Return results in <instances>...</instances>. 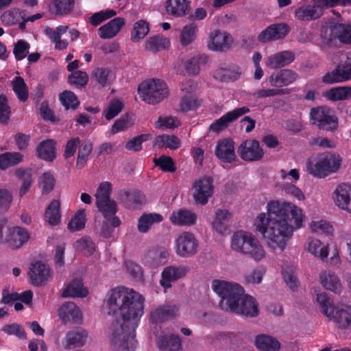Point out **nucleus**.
<instances>
[{"mask_svg":"<svg viewBox=\"0 0 351 351\" xmlns=\"http://www.w3.org/2000/svg\"><path fill=\"white\" fill-rule=\"evenodd\" d=\"M11 110L8 105L7 97L0 95V122L3 124H7L10 119Z\"/></svg>","mask_w":351,"mask_h":351,"instance_id":"63","label":"nucleus"},{"mask_svg":"<svg viewBox=\"0 0 351 351\" xmlns=\"http://www.w3.org/2000/svg\"><path fill=\"white\" fill-rule=\"evenodd\" d=\"M140 98L149 104L155 105L168 95L167 84L161 80L152 79L141 83L138 88Z\"/></svg>","mask_w":351,"mask_h":351,"instance_id":"6","label":"nucleus"},{"mask_svg":"<svg viewBox=\"0 0 351 351\" xmlns=\"http://www.w3.org/2000/svg\"><path fill=\"white\" fill-rule=\"evenodd\" d=\"M110 70L107 68H97L95 69L92 73V77L99 84L101 87H106L108 85V77Z\"/></svg>","mask_w":351,"mask_h":351,"instance_id":"57","label":"nucleus"},{"mask_svg":"<svg viewBox=\"0 0 351 351\" xmlns=\"http://www.w3.org/2000/svg\"><path fill=\"white\" fill-rule=\"evenodd\" d=\"M87 337L88 333L84 329L77 328L67 332L62 339V345L66 350L80 348L86 343Z\"/></svg>","mask_w":351,"mask_h":351,"instance_id":"21","label":"nucleus"},{"mask_svg":"<svg viewBox=\"0 0 351 351\" xmlns=\"http://www.w3.org/2000/svg\"><path fill=\"white\" fill-rule=\"evenodd\" d=\"M189 271L188 266L180 265L166 267L161 274L160 285L165 289L171 287V283L184 277Z\"/></svg>","mask_w":351,"mask_h":351,"instance_id":"15","label":"nucleus"},{"mask_svg":"<svg viewBox=\"0 0 351 351\" xmlns=\"http://www.w3.org/2000/svg\"><path fill=\"white\" fill-rule=\"evenodd\" d=\"M351 80V62L339 64L334 70L324 75L322 82L325 84H335Z\"/></svg>","mask_w":351,"mask_h":351,"instance_id":"18","label":"nucleus"},{"mask_svg":"<svg viewBox=\"0 0 351 351\" xmlns=\"http://www.w3.org/2000/svg\"><path fill=\"white\" fill-rule=\"evenodd\" d=\"M238 154L245 161H258L263 158L264 151L256 140H246L238 147Z\"/></svg>","mask_w":351,"mask_h":351,"instance_id":"11","label":"nucleus"},{"mask_svg":"<svg viewBox=\"0 0 351 351\" xmlns=\"http://www.w3.org/2000/svg\"><path fill=\"white\" fill-rule=\"evenodd\" d=\"M308 251L316 257H319L324 260L328 257V249L322 243L316 239L310 240L308 245Z\"/></svg>","mask_w":351,"mask_h":351,"instance_id":"47","label":"nucleus"},{"mask_svg":"<svg viewBox=\"0 0 351 351\" xmlns=\"http://www.w3.org/2000/svg\"><path fill=\"white\" fill-rule=\"evenodd\" d=\"M149 134H141L132 138L125 144V149L129 151L139 152L142 149V144L143 142L149 140Z\"/></svg>","mask_w":351,"mask_h":351,"instance_id":"60","label":"nucleus"},{"mask_svg":"<svg viewBox=\"0 0 351 351\" xmlns=\"http://www.w3.org/2000/svg\"><path fill=\"white\" fill-rule=\"evenodd\" d=\"M312 5H304L295 10V17L301 21H311L320 18L322 11L317 7L315 0L312 1Z\"/></svg>","mask_w":351,"mask_h":351,"instance_id":"26","label":"nucleus"},{"mask_svg":"<svg viewBox=\"0 0 351 351\" xmlns=\"http://www.w3.org/2000/svg\"><path fill=\"white\" fill-rule=\"evenodd\" d=\"M320 280L323 287L335 293H340L341 284L339 278L331 271H324L320 274Z\"/></svg>","mask_w":351,"mask_h":351,"instance_id":"32","label":"nucleus"},{"mask_svg":"<svg viewBox=\"0 0 351 351\" xmlns=\"http://www.w3.org/2000/svg\"><path fill=\"white\" fill-rule=\"evenodd\" d=\"M75 248L78 251H86V254L90 256L95 250V244L90 238H81L76 241Z\"/></svg>","mask_w":351,"mask_h":351,"instance_id":"64","label":"nucleus"},{"mask_svg":"<svg viewBox=\"0 0 351 351\" xmlns=\"http://www.w3.org/2000/svg\"><path fill=\"white\" fill-rule=\"evenodd\" d=\"M234 145L231 138L219 141L215 151L216 156L223 162L231 163L236 158Z\"/></svg>","mask_w":351,"mask_h":351,"instance_id":"24","label":"nucleus"},{"mask_svg":"<svg viewBox=\"0 0 351 351\" xmlns=\"http://www.w3.org/2000/svg\"><path fill=\"white\" fill-rule=\"evenodd\" d=\"M170 40L162 35H156L149 38L145 43V49L152 52H157L169 48Z\"/></svg>","mask_w":351,"mask_h":351,"instance_id":"37","label":"nucleus"},{"mask_svg":"<svg viewBox=\"0 0 351 351\" xmlns=\"http://www.w3.org/2000/svg\"><path fill=\"white\" fill-rule=\"evenodd\" d=\"M163 217L158 213L143 214L138 220V230L141 233H146L154 223H160Z\"/></svg>","mask_w":351,"mask_h":351,"instance_id":"36","label":"nucleus"},{"mask_svg":"<svg viewBox=\"0 0 351 351\" xmlns=\"http://www.w3.org/2000/svg\"><path fill=\"white\" fill-rule=\"evenodd\" d=\"M12 86L20 101L25 102L28 99V88L22 77L16 76L12 81Z\"/></svg>","mask_w":351,"mask_h":351,"instance_id":"42","label":"nucleus"},{"mask_svg":"<svg viewBox=\"0 0 351 351\" xmlns=\"http://www.w3.org/2000/svg\"><path fill=\"white\" fill-rule=\"evenodd\" d=\"M213 180L210 177H204L196 181L193 184L195 191L193 197L196 203L201 205H205L208 202V199L212 197L214 191L213 185Z\"/></svg>","mask_w":351,"mask_h":351,"instance_id":"12","label":"nucleus"},{"mask_svg":"<svg viewBox=\"0 0 351 351\" xmlns=\"http://www.w3.org/2000/svg\"><path fill=\"white\" fill-rule=\"evenodd\" d=\"M341 159L339 155L330 152L321 154L316 162L308 161L306 163V171L309 174L317 178H325L331 173L339 170Z\"/></svg>","mask_w":351,"mask_h":351,"instance_id":"5","label":"nucleus"},{"mask_svg":"<svg viewBox=\"0 0 351 351\" xmlns=\"http://www.w3.org/2000/svg\"><path fill=\"white\" fill-rule=\"evenodd\" d=\"M199 106V101L193 95H185L180 101V108L182 112L195 110Z\"/></svg>","mask_w":351,"mask_h":351,"instance_id":"61","label":"nucleus"},{"mask_svg":"<svg viewBox=\"0 0 351 351\" xmlns=\"http://www.w3.org/2000/svg\"><path fill=\"white\" fill-rule=\"evenodd\" d=\"M157 345L161 351H178L181 348L182 342L177 335H164L158 338Z\"/></svg>","mask_w":351,"mask_h":351,"instance_id":"35","label":"nucleus"},{"mask_svg":"<svg viewBox=\"0 0 351 351\" xmlns=\"http://www.w3.org/2000/svg\"><path fill=\"white\" fill-rule=\"evenodd\" d=\"M88 290L84 287L82 279H73L63 290L62 298H84L88 295Z\"/></svg>","mask_w":351,"mask_h":351,"instance_id":"31","label":"nucleus"},{"mask_svg":"<svg viewBox=\"0 0 351 351\" xmlns=\"http://www.w3.org/2000/svg\"><path fill=\"white\" fill-rule=\"evenodd\" d=\"M75 6V0H53V7L56 15L65 16L71 14Z\"/></svg>","mask_w":351,"mask_h":351,"instance_id":"46","label":"nucleus"},{"mask_svg":"<svg viewBox=\"0 0 351 351\" xmlns=\"http://www.w3.org/2000/svg\"><path fill=\"white\" fill-rule=\"evenodd\" d=\"M289 31V27L285 23H274L262 31L257 40L263 43L279 40L286 36Z\"/></svg>","mask_w":351,"mask_h":351,"instance_id":"13","label":"nucleus"},{"mask_svg":"<svg viewBox=\"0 0 351 351\" xmlns=\"http://www.w3.org/2000/svg\"><path fill=\"white\" fill-rule=\"evenodd\" d=\"M60 204L58 200H53L48 205L45 210V218L51 226H56L60 221Z\"/></svg>","mask_w":351,"mask_h":351,"instance_id":"40","label":"nucleus"},{"mask_svg":"<svg viewBox=\"0 0 351 351\" xmlns=\"http://www.w3.org/2000/svg\"><path fill=\"white\" fill-rule=\"evenodd\" d=\"M212 287L221 298L219 306L222 310L252 317L258 315V304L255 299L244 295V289L239 285L214 280Z\"/></svg>","mask_w":351,"mask_h":351,"instance_id":"3","label":"nucleus"},{"mask_svg":"<svg viewBox=\"0 0 351 351\" xmlns=\"http://www.w3.org/2000/svg\"><path fill=\"white\" fill-rule=\"evenodd\" d=\"M144 301L142 295L125 287L108 293L107 303L115 317L110 327L114 351H134L137 344L136 328L144 313Z\"/></svg>","mask_w":351,"mask_h":351,"instance_id":"1","label":"nucleus"},{"mask_svg":"<svg viewBox=\"0 0 351 351\" xmlns=\"http://www.w3.org/2000/svg\"><path fill=\"white\" fill-rule=\"evenodd\" d=\"M328 29L322 31L321 34L323 43L327 46H332L335 38H338L340 43L351 45V25L345 23H336L331 29L328 37L327 36Z\"/></svg>","mask_w":351,"mask_h":351,"instance_id":"8","label":"nucleus"},{"mask_svg":"<svg viewBox=\"0 0 351 351\" xmlns=\"http://www.w3.org/2000/svg\"><path fill=\"white\" fill-rule=\"evenodd\" d=\"M312 231L318 234L331 235L333 232V227L329 222L324 220L312 221L310 224Z\"/></svg>","mask_w":351,"mask_h":351,"instance_id":"59","label":"nucleus"},{"mask_svg":"<svg viewBox=\"0 0 351 351\" xmlns=\"http://www.w3.org/2000/svg\"><path fill=\"white\" fill-rule=\"evenodd\" d=\"M196 215L186 209H181L178 212H173L170 217L172 223L180 226H191L196 221Z\"/></svg>","mask_w":351,"mask_h":351,"instance_id":"34","label":"nucleus"},{"mask_svg":"<svg viewBox=\"0 0 351 351\" xmlns=\"http://www.w3.org/2000/svg\"><path fill=\"white\" fill-rule=\"evenodd\" d=\"M123 108V102L117 99H113L109 102L107 109L104 111V117L107 120L112 119L122 111Z\"/></svg>","mask_w":351,"mask_h":351,"instance_id":"54","label":"nucleus"},{"mask_svg":"<svg viewBox=\"0 0 351 351\" xmlns=\"http://www.w3.org/2000/svg\"><path fill=\"white\" fill-rule=\"evenodd\" d=\"M86 215L84 209L78 210L68 223V229L72 232L79 231L85 227Z\"/></svg>","mask_w":351,"mask_h":351,"instance_id":"48","label":"nucleus"},{"mask_svg":"<svg viewBox=\"0 0 351 351\" xmlns=\"http://www.w3.org/2000/svg\"><path fill=\"white\" fill-rule=\"evenodd\" d=\"M51 274L49 265L41 261H36L32 263L29 276L33 285L38 287L45 284Z\"/></svg>","mask_w":351,"mask_h":351,"instance_id":"17","label":"nucleus"},{"mask_svg":"<svg viewBox=\"0 0 351 351\" xmlns=\"http://www.w3.org/2000/svg\"><path fill=\"white\" fill-rule=\"evenodd\" d=\"M145 195L139 191L126 193L125 206L128 208H137L145 202Z\"/></svg>","mask_w":351,"mask_h":351,"instance_id":"52","label":"nucleus"},{"mask_svg":"<svg viewBox=\"0 0 351 351\" xmlns=\"http://www.w3.org/2000/svg\"><path fill=\"white\" fill-rule=\"evenodd\" d=\"M298 77V74L291 69H281L274 72L269 77L271 86L281 88L292 84Z\"/></svg>","mask_w":351,"mask_h":351,"instance_id":"25","label":"nucleus"},{"mask_svg":"<svg viewBox=\"0 0 351 351\" xmlns=\"http://www.w3.org/2000/svg\"><path fill=\"white\" fill-rule=\"evenodd\" d=\"M324 95L329 100L333 101L349 99L351 98V87L340 86L333 88L326 91Z\"/></svg>","mask_w":351,"mask_h":351,"instance_id":"44","label":"nucleus"},{"mask_svg":"<svg viewBox=\"0 0 351 351\" xmlns=\"http://www.w3.org/2000/svg\"><path fill=\"white\" fill-rule=\"evenodd\" d=\"M250 110L248 107L243 106L229 111L213 122L210 125L209 129L213 132H219L226 128L230 123L236 121L243 114L248 113Z\"/></svg>","mask_w":351,"mask_h":351,"instance_id":"14","label":"nucleus"},{"mask_svg":"<svg viewBox=\"0 0 351 351\" xmlns=\"http://www.w3.org/2000/svg\"><path fill=\"white\" fill-rule=\"evenodd\" d=\"M328 318L333 321L336 326L341 330L351 328V306H337L332 309Z\"/></svg>","mask_w":351,"mask_h":351,"instance_id":"22","label":"nucleus"},{"mask_svg":"<svg viewBox=\"0 0 351 351\" xmlns=\"http://www.w3.org/2000/svg\"><path fill=\"white\" fill-rule=\"evenodd\" d=\"M58 315L64 324L79 323L82 320V313L80 308L73 302L64 303L58 309Z\"/></svg>","mask_w":351,"mask_h":351,"instance_id":"23","label":"nucleus"},{"mask_svg":"<svg viewBox=\"0 0 351 351\" xmlns=\"http://www.w3.org/2000/svg\"><path fill=\"white\" fill-rule=\"evenodd\" d=\"M176 305L161 306L152 311L150 313V320L152 323L163 322L173 317L178 311Z\"/></svg>","mask_w":351,"mask_h":351,"instance_id":"30","label":"nucleus"},{"mask_svg":"<svg viewBox=\"0 0 351 351\" xmlns=\"http://www.w3.org/2000/svg\"><path fill=\"white\" fill-rule=\"evenodd\" d=\"M15 174L22 182L19 195L21 197H23L28 192L32 185V169L31 168H19L16 171Z\"/></svg>","mask_w":351,"mask_h":351,"instance_id":"38","label":"nucleus"},{"mask_svg":"<svg viewBox=\"0 0 351 351\" xmlns=\"http://www.w3.org/2000/svg\"><path fill=\"white\" fill-rule=\"evenodd\" d=\"M208 56L206 54H199L189 60L185 65V69L189 75H197L200 70V66L208 62Z\"/></svg>","mask_w":351,"mask_h":351,"instance_id":"43","label":"nucleus"},{"mask_svg":"<svg viewBox=\"0 0 351 351\" xmlns=\"http://www.w3.org/2000/svg\"><path fill=\"white\" fill-rule=\"evenodd\" d=\"M169 251L164 246L151 247L143 256L144 262L151 267H158L165 265L169 259Z\"/></svg>","mask_w":351,"mask_h":351,"instance_id":"16","label":"nucleus"},{"mask_svg":"<svg viewBox=\"0 0 351 351\" xmlns=\"http://www.w3.org/2000/svg\"><path fill=\"white\" fill-rule=\"evenodd\" d=\"M302 209L295 205L279 200L270 201L267 214L262 213L255 219L256 230L268 240L269 245L276 244L283 250L294 230L302 226Z\"/></svg>","mask_w":351,"mask_h":351,"instance_id":"2","label":"nucleus"},{"mask_svg":"<svg viewBox=\"0 0 351 351\" xmlns=\"http://www.w3.org/2000/svg\"><path fill=\"white\" fill-rule=\"evenodd\" d=\"M333 199L339 208L351 213V185L339 184L333 193Z\"/></svg>","mask_w":351,"mask_h":351,"instance_id":"20","label":"nucleus"},{"mask_svg":"<svg viewBox=\"0 0 351 351\" xmlns=\"http://www.w3.org/2000/svg\"><path fill=\"white\" fill-rule=\"evenodd\" d=\"M69 81L78 88L85 87L88 82V75L85 71H75L69 75Z\"/></svg>","mask_w":351,"mask_h":351,"instance_id":"56","label":"nucleus"},{"mask_svg":"<svg viewBox=\"0 0 351 351\" xmlns=\"http://www.w3.org/2000/svg\"><path fill=\"white\" fill-rule=\"evenodd\" d=\"M59 99L66 110L70 108L75 110L80 105V101L77 96L71 90H64L60 94Z\"/></svg>","mask_w":351,"mask_h":351,"instance_id":"50","label":"nucleus"},{"mask_svg":"<svg viewBox=\"0 0 351 351\" xmlns=\"http://www.w3.org/2000/svg\"><path fill=\"white\" fill-rule=\"evenodd\" d=\"M290 93L289 88H276V89H260L254 93V96L256 98H265L280 95H287Z\"/></svg>","mask_w":351,"mask_h":351,"instance_id":"62","label":"nucleus"},{"mask_svg":"<svg viewBox=\"0 0 351 351\" xmlns=\"http://www.w3.org/2000/svg\"><path fill=\"white\" fill-rule=\"evenodd\" d=\"M198 242L193 234L188 232L182 233L175 242L176 254L181 257H191L197 253Z\"/></svg>","mask_w":351,"mask_h":351,"instance_id":"9","label":"nucleus"},{"mask_svg":"<svg viewBox=\"0 0 351 351\" xmlns=\"http://www.w3.org/2000/svg\"><path fill=\"white\" fill-rule=\"evenodd\" d=\"M180 141L175 135L162 134L156 138L155 145L159 147H165L171 150H175L180 147Z\"/></svg>","mask_w":351,"mask_h":351,"instance_id":"45","label":"nucleus"},{"mask_svg":"<svg viewBox=\"0 0 351 351\" xmlns=\"http://www.w3.org/2000/svg\"><path fill=\"white\" fill-rule=\"evenodd\" d=\"M231 247L233 250L247 255L255 261H259L265 256V252L259 241L250 232L240 230L232 237Z\"/></svg>","mask_w":351,"mask_h":351,"instance_id":"4","label":"nucleus"},{"mask_svg":"<svg viewBox=\"0 0 351 351\" xmlns=\"http://www.w3.org/2000/svg\"><path fill=\"white\" fill-rule=\"evenodd\" d=\"M232 42L233 38L229 33L217 29L210 34L208 47L213 51H223L228 49Z\"/></svg>","mask_w":351,"mask_h":351,"instance_id":"19","label":"nucleus"},{"mask_svg":"<svg viewBox=\"0 0 351 351\" xmlns=\"http://www.w3.org/2000/svg\"><path fill=\"white\" fill-rule=\"evenodd\" d=\"M30 238L29 232L20 226L8 228L5 231L4 244L12 250H17L27 243Z\"/></svg>","mask_w":351,"mask_h":351,"instance_id":"10","label":"nucleus"},{"mask_svg":"<svg viewBox=\"0 0 351 351\" xmlns=\"http://www.w3.org/2000/svg\"><path fill=\"white\" fill-rule=\"evenodd\" d=\"M317 300L321 307L322 313L327 317L331 315L333 306L332 300L328 297L326 293H321L317 295Z\"/></svg>","mask_w":351,"mask_h":351,"instance_id":"55","label":"nucleus"},{"mask_svg":"<svg viewBox=\"0 0 351 351\" xmlns=\"http://www.w3.org/2000/svg\"><path fill=\"white\" fill-rule=\"evenodd\" d=\"M56 142L53 139L41 141L37 146L36 154L38 158L48 162H52L56 156Z\"/></svg>","mask_w":351,"mask_h":351,"instance_id":"29","label":"nucleus"},{"mask_svg":"<svg viewBox=\"0 0 351 351\" xmlns=\"http://www.w3.org/2000/svg\"><path fill=\"white\" fill-rule=\"evenodd\" d=\"M295 60V54L291 51H282L269 56L267 66L272 69H277L290 64Z\"/></svg>","mask_w":351,"mask_h":351,"instance_id":"27","label":"nucleus"},{"mask_svg":"<svg viewBox=\"0 0 351 351\" xmlns=\"http://www.w3.org/2000/svg\"><path fill=\"white\" fill-rule=\"evenodd\" d=\"M30 45L24 40H19L14 44L13 53L16 60H22L29 52Z\"/></svg>","mask_w":351,"mask_h":351,"instance_id":"58","label":"nucleus"},{"mask_svg":"<svg viewBox=\"0 0 351 351\" xmlns=\"http://www.w3.org/2000/svg\"><path fill=\"white\" fill-rule=\"evenodd\" d=\"M310 121L319 129L332 132L336 131L339 126V119L335 111L325 106L311 108Z\"/></svg>","mask_w":351,"mask_h":351,"instance_id":"7","label":"nucleus"},{"mask_svg":"<svg viewBox=\"0 0 351 351\" xmlns=\"http://www.w3.org/2000/svg\"><path fill=\"white\" fill-rule=\"evenodd\" d=\"M197 31V25L194 22L184 25L180 35L181 45L182 47H187L195 40Z\"/></svg>","mask_w":351,"mask_h":351,"instance_id":"41","label":"nucleus"},{"mask_svg":"<svg viewBox=\"0 0 351 351\" xmlns=\"http://www.w3.org/2000/svg\"><path fill=\"white\" fill-rule=\"evenodd\" d=\"M149 27L148 23L144 20L136 21L131 32V40L136 43L143 38L149 32Z\"/></svg>","mask_w":351,"mask_h":351,"instance_id":"49","label":"nucleus"},{"mask_svg":"<svg viewBox=\"0 0 351 351\" xmlns=\"http://www.w3.org/2000/svg\"><path fill=\"white\" fill-rule=\"evenodd\" d=\"M154 162L164 172H175L176 167L173 159L170 156L162 155L159 158H155Z\"/></svg>","mask_w":351,"mask_h":351,"instance_id":"53","label":"nucleus"},{"mask_svg":"<svg viewBox=\"0 0 351 351\" xmlns=\"http://www.w3.org/2000/svg\"><path fill=\"white\" fill-rule=\"evenodd\" d=\"M255 346L261 351H278L280 349V343L276 338L264 334L256 337Z\"/></svg>","mask_w":351,"mask_h":351,"instance_id":"33","label":"nucleus"},{"mask_svg":"<svg viewBox=\"0 0 351 351\" xmlns=\"http://www.w3.org/2000/svg\"><path fill=\"white\" fill-rule=\"evenodd\" d=\"M96 206L99 210L103 214L106 219L113 217L117 213V205L114 201L108 199L102 202L96 201Z\"/></svg>","mask_w":351,"mask_h":351,"instance_id":"51","label":"nucleus"},{"mask_svg":"<svg viewBox=\"0 0 351 351\" xmlns=\"http://www.w3.org/2000/svg\"><path fill=\"white\" fill-rule=\"evenodd\" d=\"M125 21L124 18H114L106 24L100 27L98 29V34L100 38L104 39L113 38L125 25Z\"/></svg>","mask_w":351,"mask_h":351,"instance_id":"28","label":"nucleus"},{"mask_svg":"<svg viewBox=\"0 0 351 351\" xmlns=\"http://www.w3.org/2000/svg\"><path fill=\"white\" fill-rule=\"evenodd\" d=\"M189 6L186 0H167L166 3L167 11L175 16H182Z\"/></svg>","mask_w":351,"mask_h":351,"instance_id":"39","label":"nucleus"}]
</instances>
